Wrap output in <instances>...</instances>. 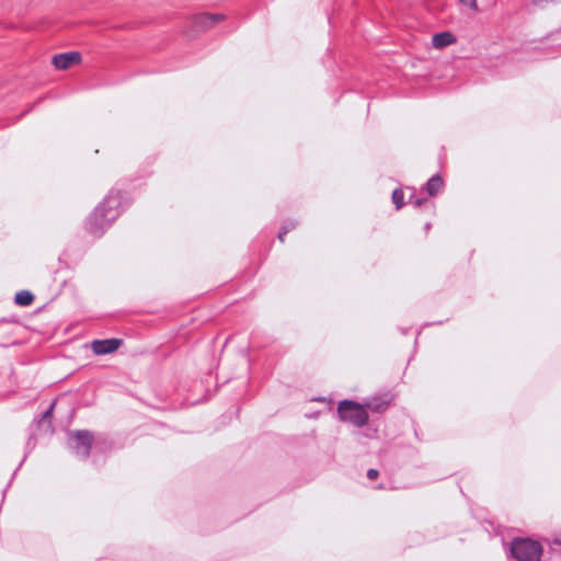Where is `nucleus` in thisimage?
Segmentation results:
<instances>
[{
	"label": "nucleus",
	"instance_id": "nucleus-1",
	"mask_svg": "<svg viewBox=\"0 0 561 561\" xmlns=\"http://www.w3.org/2000/svg\"><path fill=\"white\" fill-rule=\"evenodd\" d=\"M117 206L118 199L116 197L108 196L105 198L91 215L88 222L89 230L93 233L102 231L118 216Z\"/></svg>",
	"mask_w": 561,
	"mask_h": 561
},
{
	"label": "nucleus",
	"instance_id": "nucleus-2",
	"mask_svg": "<svg viewBox=\"0 0 561 561\" xmlns=\"http://www.w3.org/2000/svg\"><path fill=\"white\" fill-rule=\"evenodd\" d=\"M511 552L518 561H539L542 547L535 540L517 538L511 543Z\"/></svg>",
	"mask_w": 561,
	"mask_h": 561
},
{
	"label": "nucleus",
	"instance_id": "nucleus-3",
	"mask_svg": "<svg viewBox=\"0 0 561 561\" xmlns=\"http://www.w3.org/2000/svg\"><path fill=\"white\" fill-rule=\"evenodd\" d=\"M337 413L341 421L352 423L357 427L364 426L369 417L365 407L352 400L341 401L337 407Z\"/></svg>",
	"mask_w": 561,
	"mask_h": 561
},
{
	"label": "nucleus",
	"instance_id": "nucleus-4",
	"mask_svg": "<svg viewBox=\"0 0 561 561\" xmlns=\"http://www.w3.org/2000/svg\"><path fill=\"white\" fill-rule=\"evenodd\" d=\"M93 436L88 431H76L69 434V446L76 455L87 458L90 454Z\"/></svg>",
	"mask_w": 561,
	"mask_h": 561
},
{
	"label": "nucleus",
	"instance_id": "nucleus-5",
	"mask_svg": "<svg viewBox=\"0 0 561 561\" xmlns=\"http://www.w3.org/2000/svg\"><path fill=\"white\" fill-rule=\"evenodd\" d=\"M53 65L58 70H67L81 62V55L78 51L58 54L53 57Z\"/></svg>",
	"mask_w": 561,
	"mask_h": 561
},
{
	"label": "nucleus",
	"instance_id": "nucleus-6",
	"mask_svg": "<svg viewBox=\"0 0 561 561\" xmlns=\"http://www.w3.org/2000/svg\"><path fill=\"white\" fill-rule=\"evenodd\" d=\"M121 343L122 341L118 339L95 340L92 342L91 347L96 355H105L115 352Z\"/></svg>",
	"mask_w": 561,
	"mask_h": 561
},
{
	"label": "nucleus",
	"instance_id": "nucleus-7",
	"mask_svg": "<svg viewBox=\"0 0 561 561\" xmlns=\"http://www.w3.org/2000/svg\"><path fill=\"white\" fill-rule=\"evenodd\" d=\"M224 19H225V15L219 14V13H216V14L202 13V14H197V15L193 16V23L196 27L206 30V28L214 26L215 24L222 21Z\"/></svg>",
	"mask_w": 561,
	"mask_h": 561
},
{
	"label": "nucleus",
	"instance_id": "nucleus-8",
	"mask_svg": "<svg viewBox=\"0 0 561 561\" xmlns=\"http://www.w3.org/2000/svg\"><path fill=\"white\" fill-rule=\"evenodd\" d=\"M456 42L455 36L449 32L437 33L432 38V44L435 48H444Z\"/></svg>",
	"mask_w": 561,
	"mask_h": 561
},
{
	"label": "nucleus",
	"instance_id": "nucleus-9",
	"mask_svg": "<svg viewBox=\"0 0 561 561\" xmlns=\"http://www.w3.org/2000/svg\"><path fill=\"white\" fill-rule=\"evenodd\" d=\"M443 187V180L439 175H433L426 183V191L428 195H436Z\"/></svg>",
	"mask_w": 561,
	"mask_h": 561
},
{
	"label": "nucleus",
	"instance_id": "nucleus-10",
	"mask_svg": "<svg viewBox=\"0 0 561 561\" xmlns=\"http://www.w3.org/2000/svg\"><path fill=\"white\" fill-rule=\"evenodd\" d=\"M34 297L30 291L22 290L15 295V302L20 306H28L32 304Z\"/></svg>",
	"mask_w": 561,
	"mask_h": 561
},
{
	"label": "nucleus",
	"instance_id": "nucleus-11",
	"mask_svg": "<svg viewBox=\"0 0 561 561\" xmlns=\"http://www.w3.org/2000/svg\"><path fill=\"white\" fill-rule=\"evenodd\" d=\"M388 401L381 400H371L366 403V407L369 408L373 412H381L388 407Z\"/></svg>",
	"mask_w": 561,
	"mask_h": 561
},
{
	"label": "nucleus",
	"instance_id": "nucleus-12",
	"mask_svg": "<svg viewBox=\"0 0 561 561\" xmlns=\"http://www.w3.org/2000/svg\"><path fill=\"white\" fill-rule=\"evenodd\" d=\"M392 201L396 204L397 209H400L403 206V193L401 190L393 191Z\"/></svg>",
	"mask_w": 561,
	"mask_h": 561
},
{
	"label": "nucleus",
	"instance_id": "nucleus-13",
	"mask_svg": "<svg viewBox=\"0 0 561 561\" xmlns=\"http://www.w3.org/2000/svg\"><path fill=\"white\" fill-rule=\"evenodd\" d=\"M459 2L472 11H478L477 0H459Z\"/></svg>",
	"mask_w": 561,
	"mask_h": 561
},
{
	"label": "nucleus",
	"instance_id": "nucleus-14",
	"mask_svg": "<svg viewBox=\"0 0 561 561\" xmlns=\"http://www.w3.org/2000/svg\"><path fill=\"white\" fill-rule=\"evenodd\" d=\"M411 204H413L415 207H421L423 204L427 203V199H423V198H410V202Z\"/></svg>",
	"mask_w": 561,
	"mask_h": 561
},
{
	"label": "nucleus",
	"instance_id": "nucleus-15",
	"mask_svg": "<svg viewBox=\"0 0 561 561\" xmlns=\"http://www.w3.org/2000/svg\"><path fill=\"white\" fill-rule=\"evenodd\" d=\"M378 471L376 469H369L367 471V477L370 479V480H374L378 477Z\"/></svg>",
	"mask_w": 561,
	"mask_h": 561
},
{
	"label": "nucleus",
	"instance_id": "nucleus-16",
	"mask_svg": "<svg viewBox=\"0 0 561 561\" xmlns=\"http://www.w3.org/2000/svg\"><path fill=\"white\" fill-rule=\"evenodd\" d=\"M53 409H54V403H53V404L50 405V408H49V409L44 413L43 417H44V419L49 417V416H50V414H51Z\"/></svg>",
	"mask_w": 561,
	"mask_h": 561
},
{
	"label": "nucleus",
	"instance_id": "nucleus-17",
	"mask_svg": "<svg viewBox=\"0 0 561 561\" xmlns=\"http://www.w3.org/2000/svg\"><path fill=\"white\" fill-rule=\"evenodd\" d=\"M317 401H324V398H318Z\"/></svg>",
	"mask_w": 561,
	"mask_h": 561
}]
</instances>
